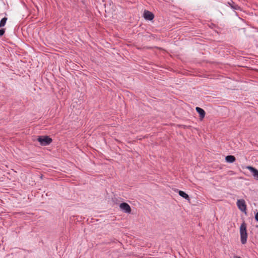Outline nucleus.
I'll list each match as a JSON object with an SVG mask.
<instances>
[{
  "mask_svg": "<svg viewBox=\"0 0 258 258\" xmlns=\"http://www.w3.org/2000/svg\"><path fill=\"white\" fill-rule=\"evenodd\" d=\"M255 219L258 221V212L255 215Z\"/></svg>",
  "mask_w": 258,
  "mask_h": 258,
  "instance_id": "13",
  "label": "nucleus"
},
{
  "mask_svg": "<svg viewBox=\"0 0 258 258\" xmlns=\"http://www.w3.org/2000/svg\"><path fill=\"white\" fill-rule=\"evenodd\" d=\"M225 160L227 162L233 163L235 161L236 159L234 156L228 155L226 157Z\"/></svg>",
  "mask_w": 258,
  "mask_h": 258,
  "instance_id": "8",
  "label": "nucleus"
},
{
  "mask_svg": "<svg viewBox=\"0 0 258 258\" xmlns=\"http://www.w3.org/2000/svg\"><path fill=\"white\" fill-rule=\"evenodd\" d=\"M233 258H241V257H240V256H236V255H235V256H234L233 257Z\"/></svg>",
  "mask_w": 258,
  "mask_h": 258,
  "instance_id": "14",
  "label": "nucleus"
},
{
  "mask_svg": "<svg viewBox=\"0 0 258 258\" xmlns=\"http://www.w3.org/2000/svg\"><path fill=\"white\" fill-rule=\"evenodd\" d=\"M240 240L242 244L246 243L247 238V233L246 230V224L243 222L240 227Z\"/></svg>",
  "mask_w": 258,
  "mask_h": 258,
  "instance_id": "1",
  "label": "nucleus"
},
{
  "mask_svg": "<svg viewBox=\"0 0 258 258\" xmlns=\"http://www.w3.org/2000/svg\"><path fill=\"white\" fill-rule=\"evenodd\" d=\"M5 30L4 29H0V36H3L5 33Z\"/></svg>",
  "mask_w": 258,
  "mask_h": 258,
  "instance_id": "11",
  "label": "nucleus"
},
{
  "mask_svg": "<svg viewBox=\"0 0 258 258\" xmlns=\"http://www.w3.org/2000/svg\"><path fill=\"white\" fill-rule=\"evenodd\" d=\"M238 209L242 212L246 213V205L244 200H238L236 203Z\"/></svg>",
  "mask_w": 258,
  "mask_h": 258,
  "instance_id": "3",
  "label": "nucleus"
},
{
  "mask_svg": "<svg viewBox=\"0 0 258 258\" xmlns=\"http://www.w3.org/2000/svg\"><path fill=\"white\" fill-rule=\"evenodd\" d=\"M246 168L253 173L254 177L258 180V170L252 166H247Z\"/></svg>",
  "mask_w": 258,
  "mask_h": 258,
  "instance_id": "6",
  "label": "nucleus"
},
{
  "mask_svg": "<svg viewBox=\"0 0 258 258\" xmlns=\"http://www.w3.org/2000/svg\"><path fill=\"white\" fill-rule=\"evenodd\" d=\"M144 17L146 20L151 21L154 19V15L150 11L146 10L144 13Z\"/></svg>",
  "mask_w": 258,
  "mask_h": 258,
  "instance_id": "5",
  "label": "nucleus"
},
{
  "mask_svg": "<svg viewBox=\"0 0 258 258\" xmlns=\"http://www.w3.org/2000/svg\"><path fill=\"white\" fill-rule=\"evenodd\" d=\"M234 9L238 10L239 7L237 5H235V6H231Z\"/></svg>",
  "mask_w": 258,
  "mask_h": 258,
  "instance_id": "12",
  "label": "nucleus"
},
{
  "mask_svg": "<svg viewBox=\"0 0 258 258\" xmlns=\"http://www.w3.org/2000/svg\"><path fill=\"white\" fill-rule=\"evenodd\" d=\"M119 208L122 211L126 213H130L132 211L130 206L126 203H121L119 205Z\"/></svg>",
  "mask_w": 258,
  "mask_h": 258,
  "instance_id": "4",
  "label": "nucleus"
},
{
  "mask_svg": "<svg viewBox=\"0 0 258 258\" xmlns=\"http://www.w3.org/2000/svg\"><path fill=\"white\" fill-rule=\"evenodd\" d=\"M7 20V18L6 17H5L1 20L0 22V27H3L6 25Z\"/></svg>",
  "mask_w": 258,
  "mask_h": 258,
  "instance_id": "10",
  "label": "nucleus"
},
{
  "mask_svg": "<svg viewBox=\"0 0 258 258\" xmlns=\"http://www.w3.org/2000/svg\"><path fill=\"white\" fill-rule=\"evenodd\" d=\"M196 110L200 114L201 119L202 120L205 116V111L204 109L199 107H197Z\"/></svg>",
  "mask_w": 258,
  "mask_h": 258,
  "instance_id": "7",
  "label": "nucleus"
},
{
  "mask_svg": "<svg viewBox=\"0 0 258 258\" xmlns=\"http://www.w3.org/2000/svg\"><path fill=\"white\" fill-rule=\"evenodd\" d=\"M37 141L43 146H47L52 142V139L48 136H39Z\"/></svg>",
  "mask_w": 258,
  "mask_h": 258,
  "instance_id": "2",
  "label": "nucleus"
},
{
  "mask_svg": "<svg viewBox=\"0 0 258 258\" xmlns=\"http://www.w3.org/2000/svg\"><path fill=\"white\" fill-rule=\"evenodd\" d=\"M178 194H179V196H180L181 197H183L185 199L189 200V196H188L187 194H186L184 191H181V190H179V192H178Z\"/></svg>",
  "mask_w": 258,
  "mask_h": 258,
  "instance_id": "9",
  "label": "nucleus"
}]
</instances>
